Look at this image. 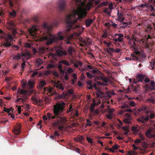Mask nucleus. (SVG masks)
<instances>
[{
  "label": "nucleus",
  "instance_id": "32",
  "mask_svg": "<svg viewBox=\"0 0 155 155\" xmlns=\"http://www.w3.org/2000/svg\"><path fill=\"white\" fill-rule=\"evenodd\" d=\"M92 73L94 74L93 75H95L96 74H98L99 75H103V74L100 71H99L96 70H93L91 71Z\"/></svg>",
  "mask_w": 155,
  "mask_h": 155
},
{
  "label": "nucleus",
  "instance_id": "25",
  "mask_svg": "<svg viewBox=\"0 0 155 155\" xmlns=\"http://www.w3.org/2000/svg\"><path fill=\"white\" fill-rule=\"evenodd\" d=\"M51 50L50 48L49 47L48 48H45V47H41L39 48V51L41 53H44L45 51H48Z\"/></svg>",
  "mask_w": 155,
  "mask_h": 155
},
{
  "label": "nucleus",
  "instance_id": "61",
  "mask_svg": "<svg viewBox=\"0 0 155 155\" xmlns=\"http://www.w3.org/2000/svg\"><path fill=\"white\" fill-rule=\"evenodd\" d=\"M119 145H118L117 144H115V145L112 147V148L115 150L118 149Z\"/></svg>",
  "mask_w": 155,
  "mask_h": 155
},
{
  "label": "nucleus",
  "instance_id": "55",
  "mask_svg": "<svg viewBox=\"0 0 155 155\" xmlns=\"http://www.w3.org/2000/svg\"><path fill=\"white\" fill-rule=\"evenodd\" d=\"M12 48L15 51H17L19 49V47L18 45H14Z\"/></svg>",
  "mask_w": 155,
  "mask_h": 155
},
{
  "label": "nucleus",
  "instance_id": "14",
  "mask_svg": "<svg viewBox=\"0 0 155 155\" xmlns=\"http://www.w3.org/2000/svg\"><path fill=\"white\" fill-rule=\"evenodd\" d=\"M146 77V75L140 74H138L136 76V80L138 82H142Z\"/></svg>",
  "mask_w": 155,
  "mask_h": 155
},
{
  "label": "nucleus",
  "instance_id": "59",
  "mask_svg": "<svg viewBox=\"0 0 155 155\" xmlns=\"http://www.w3.org/2000/svg\"><path fill=\"white\" fill-rule=\"evenodd\" d=\"M117 15L119 17H121L123 15V13L121 12H120L119 10H118L117 12Z\"/></svg>",
  "mask_w": 155,
  "mask_h": 155
},
{
  "label": "nucleus",
  "instance_id": "2",
  "mask_svg": "<svg viewBox=\"0 0 155 155\" xmlns=\"http://www.w3.org/2000/svg\"><path fill=\"white\" fill-rule=\"evenodd\" d=\"M17 92L19 95H18L17 97H20L18 98L15 102L18 104L19 102L24 103L28 98L27 91L25 90L18 89Z\"/></svg>",
  "mask_w": 155,
  "mask_h": 155
},
{
  "label": "nucleus",
  "instance_id": "29",
  "mask_svg": "<svg viewBox=\"0 0 155 155\" xmlns=\"http://www.w3.org/2000/svg\"><path fill=\"white\" fill-rule=\"evenodd\" d=\"M6 1H8L9 5L10 7H13L15 3H16L17 0H5Z\"/></svg>",
  "mask_w": 155,
  "mask_h": 155
},
{
  "label": "nucleus",
  "instance_id": "27",
  "mask_svg": "<svg viewBox=\"0 0 155 155\" xmlns=\"http://www.w3.org/2000/svg\"><path fill=\"white\" fill-rule=\"evenodd\" d=\"M145 87L146 89L152 90H154L155 88V87L154 86L150 85L149 84H146Z\"/></svg>",
  "mask_w": 155,
  "mask_h": 155
},
{
  "label": "nucleus",
  "instance_id": "54",
  "mask_svg": "<svg viewBox=\"0 0 155 155\" xmlns=\"http://www.w3.org/2000/svg\"><path fill=\"white\" fill-rule=\"evenodd\" d=\"M101 80L105 83H107L108 81L106 77L104 76V74L103 76H102Z\"/></svg>",
  "mask_w": 155,
  "mask_h": 155
},
{
  "label": "nucleus",
  "instance_id": "57",
  "mask_svg": "<svg viewBox=\"0 0 155 155\" xmlns=\"http://www.w3.org/2000/svg\"><path fill=\"white\" fill-rule=\"evenodd\" d=\"M137 41L136 39L134 36H133L130 39V40L129 41L132 42H136Z\"/></svg>",
  "mask_w": 155,
  "mask_h": 155
},
{
  "label": "nucleus",
  "instance_id": "16",
  "mask_svg": "<svg viewBox=\"0 0 155 155\" xmlns=\"http://www.w3.org/2000/svg\"><path fill=\"white\" fill-rule=\"evenodd\" d=\"M13 132L15 135H19L21 132L20 125H18L16 127H15L13 130Z\"/></svg>",
  "mask_w": 155,
  "mask_h": 155
},
{
  "label": "nucleus",
  "instance_id": "49",
  "mask_svg": "<svg viewBox=\"0 0 155 155\" xmlns=\"http://www.w3.org/2000/svg\"><path fill=\"white\" fill-rule=\"evenodd\" d=\"M58 66L60 71L61 73H63L64 72V71L62 69V65L61 64H59Z\"/></svg>",
  "mask_w": 155,
  "mask_h": 155
},
{
  "label": "nucleus",
  "instance_id": "39",
  "mask_svg": "<svg viewBox=\"0 0 155 155\" xmlns=\"http://www.w3.org/2000/svg\"><path fill=\"white\" fill-rule=\"evenodd\" d=\"M132 120V119H128V118H125L123 120V122L124 123L127 124H130L131 123V120Z\"/></svg>",
  "mask_w": 155,
  "mask_h": 155
},
{
  "label": "nucleus",
  "instance_id": "44",
  "mask_svg": "<svg viewBox=\"0 0 155 155\" xmlns=\"http://www.w3.org/2000/svg\"><path fill=\"white\" fill-rule=\"evenodd\" d=\"M128 155H137L138 154V153L137 152L133 150L128 152Z\"/></svg>",
  "mask_w": 155,
  "mask_h": 155
},
{
  "label": "nucleus",
  "instance_id": "15",
  "mask_svg": "<svg viewBox=\"0 0 155 155\" xmlns=\"http://www.w3.org/2000/svg\"><path fill=\"white\" fill-rule=\"evenodd\" d=\"M66 51L68 54L71 56H72L73 53L75 51L74 47L72 45H70L66 48Z\"/></svg>",
  "mask_w": 155,
  "mask_h": 155
},
{
  "label": "nucleus",
  "instance_id": "31",
  "mask_svg": "<svg viewBox=\"0 0 155 155\" xmlns=\"http://www.w3.org/2000/svg\"><path fill=\"white\" fill-rule=\"evenodd\" d=\"M128 43L131 48H132L134 49H136V44L135 43V42H131L130 41H129Z\"/></svg>",
  "mask_w": 155,
  "mask_h": 155
},
{
  "label": "nucleus",
  "instance_id": "47",
  "mask_svg": "<svg viewBox=\"0 0 155 155\" xmlns=\"http://www.w3.org/2000/svg\"><path fill=\"white\" fill-rule=\"evenodd\" d=\"M55 68V65L54 64H48L47 67V69H51V68Z\"/></svg>",
  "mask_w": 155,
  "mask_h": 155
},
{
  "label": "nucleus",
  "instance_id": "43",
  "mask_svg": "<svg viewBox=\"0 0 155 155\" xmlns=\"http://www.w3.org/2000/svg\"><path fill=\"white\" fill-rule=\"evenodd\" d=\"M56 121H54L53 124V125L54 126H58L61 125V123L58 120L56 119Z\"/></svg>",
  "mask_w": 155,
  "mask_h": 155
},
{
  "label": "nucleus",
  "instance_id": "23",
  "mask_svg": "<svg viewBox=\"0 0 155 155\" xmlns=\"http://www.w3.org/2000/svg\"><path fill=\"white\" fill-rule=\"evenodd\" d=\"M46 82L45 81L41 80L37 86V87L41 89L43 88L44 86L46 85Z\"/></svg>",
  "mask_w": 155,
  "mask_h": 155
},
{
  "label": "nucleus",
  "instance_id": "58",
  "mask_svg": "<svg viewBox=\"0 0 155 155\" xmlns=\"http://www.w3.org/2000/svg\"><path fill=\"white\" fill-rule=\"evenodd\" d=\"M94 115H97L99 113V111L98 110L96 109V110H94V111H93L92 113Z\"/></svg>",
  "mask_w": 155,
  "mask_h": 155
},
{
  "label": "nucleus",
  "instance_id": "46",
  "mask_svg": "<svg viewBox=\"0 0 155 155\" xmlns=\"http://www.w3.org/2000/svg\"><path fill=\"white\" fill-rule=\"evenodd\" d=\"M86 75L87 77L90 79L92 78H94L96 77V75L91 74L88 72L86 73Z\"/></svg>",
  "mask_w": 155,
  "mask_h": 155
},
{
  "label": "nucleus",
  "instance_id": "18",
  "mask_svg": "<svg viewBox=\"0 0 155 155\" xmlns=\"http://www.w3.org/2000/svg\"><path fill=\"white\" fill-rule=\"evenodd\" d=\"M117 35L118 36V37L117 38L114 39V41L115 42H123L124 39L123 35L121 34H118Z\"/></svg>",
  "mask_w": 155,
  "mask_h": 155
},
{
  "label": "nucleus",
  "instance_id": "6",
  "mask_svg": "<svg viewBox=\"0 0 155 155\" xmlns=\"http://www.w3.org/2000/svg\"><path fill=\"white\" fill-rule=\"evenodd\" d=\"M66 2V0H59L57 6V9L58 11L61 12L64 10Z\"/></svg>",
  "mask_w": 155,
  "mask_h": 155
},
{
  "label": "nucleus",
  "instance_id": "12",
  "mask_svg": "<svg viewBox=\"0 0 155 155\" xmlns=\"http://www.w3.org/2000/svg\"><path fill=\"white\" fill-rule=\"evenodd\" d=\"M53 111L54 115V116H51V119H54L56 118V119H58L59 117V115H61L62 113L57 110H55L54 108H53Z\"/></svg>",
  "mask_w": 155,
  "mask_h": 155
},
{
  "label": "nucleus",
  "instance_id": "34",
  "mask_svg": "<svg viewBox=\"0 0 155 155\" xmlns=\"http://www.w3.org/2000/svg\"><path fill=\"white\" fill-rule=\"evenodd\" d=\"M132 89L135 92H137L140 89V86L137 85V86H133Z\"/></svg>",
  "mask_w": 155,
  "mask_h": 155
},
{
  "label": "nucleus",
  "instance_id": "63",
  "mask_svg": "<svg viewBox=\"0 0 155 155\" xmlns=\"http://www.w3.org/2000/svg\"><path fill=\"white\" fill-rule=\"evenodd\" d=\"M141 141L139 139H137L134 141V143L136 144H137L138 143H140Z\"/></svg>",
  "mask_w": 155,
  "mask_h": 155
},
{
  "label": "nucleus",
  "instance_id": "53",
  "mask_svg": "<svg viewBox=\"0 0 155 155\" xmlns=\"http://www.w3.org/2000/svg\"><path fill=\"white\" fill-rule=\"evenodd\" d=\"M146 110H147V107H143L142 109H141V108L139 109L138 110L139 111H146L147 113H148L149 112H147V111Z\"/></svg>",
  "mask_w": 155,
  "mask_h": 155
},
{
  "label": "nucleus",
  "instance_id": "5",
  "mask_svg": "<svg viewBox=\"0 0 155 155\" xmlns=\"http://www.w3.org/2000/svg\"><path fill=\"white\" fill-rule=\"evenodd\" d=\"M15 24L14 22L12 20H10L7 23V28L10 30H12V36L14 38L15 37V35L17 33L16 30L15 29Z\"/></svg>",
  "mask_w": 155,
  "mask_h": 155
},
{
  "label": "nucleus",
  "instance_id": "37",
  "mask_svg": "<svg viewBox=\"0 0 155 155\" xmlns=\"http://www.w3.org/2000/svg\"><path fill=\"white\" fill-rule=\"evenodd\" d=\"M103 12L107 14L108 15H110L111 12V11H108V8H105Z\"/></svg>",
  "mask_w": 155,
  "mask_h": 155
},
{
  "label": "nucleus",
  "instance_id": "36",
  "mask_svg": "<svg viewBox=\"0 0 155 155\" xmlns=\"http://www.w3.org/2000/svg\"><path fill=\"white\" fill-rule=\"evenodd\" d=\"M42 61L40 58H38L36 61V65L39 66L42 63Z\"/></svg>",
  "mask_w": 155,
  "mask_h": 155
},
{
  "label": "nucleus",
  "instance_id": "38",
  "mask_svg": "<svg viewBox=\"0 0 155 155\" xmlns=\"http://www.w3.org/2000/svg\"><path fill=\"white\" fill-rule=\"evenodd\" d=\"M74 109L73 108L71 104H70L69 106V107L68 108V110L66 111V112L67 114H68L70 112L72 111Z\"/></svg>",
  "mask_w": 155,
  "mask_h": 155
},
{
  "label": "nucleus",
  "instance_id": "56",
  "mask_svg": "<svg viewBox=\"0 0 155 155\" xmlns=\"http://www.w3.org/2000/svg\"><path fill=\"white\" fill-rule=\"evenodd\" d=\"M147 101L150 103H155V101L153 98H151L148 99Z\"/></svg>",
  "mask_w": 155,
  "mask_h": 155
},
{
  "label": "nucleus",
  "instance_id": "33",
  "mask_svg": "<svg viewBox=\"0 0 155 155\" xmlns=\"http://www.w3.org/2000/svg\"><path fill=\"white\" fill-rule=\"evenodd\" d=\"M58 63L63 64L67 66H69L70 65L68 61L65 60H62L61 61H59Z\"/></svg>",
  "mask_w": 155,
  "mask_h": 155
},
{
  "label": "nucleus",
  "instance_id": "13",
  "mask_svg": "<svg viewBox=\"0 0 155 155\" xmlns=\"http://www.w3.org/2000/svg\"><path fill=\"white\" fill-rule=\"evenodd\" d=\"M54 86L58 89V91L59 90L63 91L64 89V87L63 86L62 84L60 83L59 81H58L57 82L55 83Z\"/></svg>",
  "mask_w": 155,
  "mask_h": 155
},
{
  "label": "nucleus",
  "instance_id": "11",
  "mask_svg": "<svg viewBox=\"0 0 155 155\" xmlns=\"http://www.w3.org/2000/svg\"><path fill=\"white\" fill-rule=\"evenodd\" d=\"M152 130L150 128L147 130L145 133V135L148 138H155V134H152Z\"/></svg>",
  "mask_w": 155,
  "mask_h": 155
},
{
  "label": "nucleus",
  "instance_id": "22",
  "mask_svg": "<svg viewBox=\"0 0 155 155\" xmlns=\"http://www.w3.org/2000/svg\"><path fill=\"white\" fill-rule=\"evenodd\" d=\"M131 130L134 132V133L137 134L138 132L140 130V128L138 126H134L131 128Z\"/></svg>",
  "mask_w": 155,
  "mask_h": 155
},
{
  "label": "nucleus",
  "instance_id": "60",
  "mask_svg": "<svg viewBox=\"0 0 155 155\" xmlns=\"http://www.w3.org/2000/svg\"><path fill=\"white\" fill-rule=\"evenodd\" d=\"M84 139V138L83 137L81 136L78 137L77 139V141L79 142H82Z\"/></svg>",
  "mask_w": 155,
  "mask_h": 155
},
{
  "label": "nucleus",
  "instance_id": "42",
  "mask_svg": "<svg viewBox=\"0 0 155 155\" xmlns=\"http://www.w3.org/2000/svg\"><path fill=\"white\" fill-rule=\"evenodd\" d=\"M128 99L130 100H131L130 101V105L132 107H134L136 105V103L135 102H134L131 99V98H129Z\"/></svg>",
  "mask_w": 155,
  "mask_h": 155
},
{
  "label": "nucleus",
  "instance_id": "30",
  "mask_svg": "<svg viewBox=\"0 0 155 155\" xmlns=\"http://www.w3.org/2000/svg\"><path fill=\"white\" fill-rule=\"evenodd\" d=\"M34 84L35 83L33 81L30 80L28 82V85L29 87L31 89L33 88Z\"/></svg>",
  "mask_w": 155,
  "mask_h": 155
},
{
  "label": "nucleus",
  "instance_id": "19",
  "mask_svg": "<svg viewBox=\"0 0 155 155\" xmlns=\"http://www.w3.org/2000/svg\"><path fill=\"white\" fill-rule=\"evenodd\" d=\"M21 54L22 57H24V58L28 60L30 58V54L27 51L22 52Z\"/></svg>",
  "mask_w": 155,
  "mask_h": 155
},
{
  "label": "nucleus",
  "instance_id": "62",
  "mask_svg": "<svg viewBox=\"0 0 155 155\" xmlns=\"http://www.w3.org/2000/svg\"><path fill=\"white\" fill-rule=\"evenodd\" d=\"M102 93L101 91L100 92V93H97L96 94V95L97 96V98H101V96L100 94H102Z\"/></svg>",
  "mask_w": 155,
  "mask_h": 155
},
{
  "label": "nucleus",
  "instance_id": "1",
  "mask_svg": "<svg viewBox=\"0 0 155 155\" xmlns=\"http://www.w3.org/2000/svg\"><path fill=\"white\" fill-rule=\"evenodd\" d=\"M85 5V2H81L79 6L77 5L76 9L74 8L70 14L66 16L65 21L67 27L64 31H60L56 35H53L50 32L53 29L52 26L48 25L46 23L43 24V26L46 30V34L41 39L45 41L46 45H49L54 42L63 40L64 38L63 34L67 35L71 29L77 28L79 27V25L77 23L78 20L83 18L87 16V12L85 9L83 8Z\"/></svg>",
  "mask_w": 155,
  "mask_h": 155
},
{
  "label": "nucleus",
  "instance_id": "35",
  "mask_svg": "<svg viewBox=\"0 0 155 155\" xmlns=\"http://www.w3.org/2000/svg\"><path fill=\"white\" fill-rule=\"evenodd\" d=\"M22 57L21 54H18L14 55L13 57V59L16 60L20 59Z\"/></svg>",
  "mask_w": 155,
  "mask_h": 155
},
{
  "label": "nucleus",
  "instance_id": "10",
  "mask_svg": "<svg viewBox=\"0 0 155 155\" xmlns=\"http://www.w3.org/2000/svg\"><path fill=\"white\" fill-rule=\"evenodd\" d=\"M31 99L32 100V103L35 105L38 106L41 105L43 102V101L41 99L38 100L37 98L34 96L31 97Z\"/></svg>",
  "mask_w": 155,
  "mask_h": 155
},
{
  "label": "nucleus",
  "instance_id": "17",
  "mask_svg": "<svg viewBox=\"0 0 155 155\" xmlns=\"http://www.w3.org/2000/svg\"><path fill=\"white\" fill-rule=\"evenodd\" d=\"M148 9L150 11L152 12L151 15L155 17V5H152L150 4V5L148 6Z\"/></svg>",
  "mask_w": 155,
  "mask_h": 155
},
{
  "label": "nucleus",
  "instance_id": "3",
  "mask_svg": "<svg viewBox=\"0 0 155 155\" xmlns=\"http://www.w3.org/2000/svg\"><path fill=\"white\" fill-rule=\"evenodd\" d=\"M49 55L54 59L57 61L58 60L57 56L61 57L66 56L68 55V53L66 51H63L61 49H58L56 50L55 53H50Z\"/></svg>",
  "mask_w": 155,
  "mask_h": 155
},
{
  "label": "nucleus",
  "instance_id": "21",
  "mask_svg": "<svg viewBox=\"0 0 155 155\" xmlns=\"http://www.w3.org/2000/svg\"><path fill=\"white\" fill-rule=\"evenodd\" d=\"M44 90L45 91H48V92L51 95H54L55 94H56L57 93L55 92V91H54L53 88H48V87H45Z\"/></svg>",
  "mask_w": 155,
  "mask_h": 155
},
{
  "label": "nucleus",
  "instance_id": "48",
  "mask_svg": "<svg viewBox=\"0 0 155 155\" xmlns=\"http://www.w3.org/2000/svg\"><path fill=\"white\" fill-rule=\"evenodd\" d=\"M59 23V20L54 19V20L53 23V25L55 26H57Z\"/></svg>",
  "mask_w": 155,
  "mask_h": 155
},
{
  "label": "nucleus",
  "instance_id": "52",
  "mask_svg": "<svg viewBox=\"0 0 155 155\" xmlns=\"http://www.w3.org/2000/svg\"><path fill=\"white\" fill-rule=\"evenodd\" d=\"M133 112V110L130 109H126L124 111H122L121 112V114H123L124 112Z\"/></svg>",
  "mask_w": 155,
  "mask_h": 155
},
{
  "label": "nucleus",
  "instance_id": "51",
  "mask_svg": "<svg viewBox=\"0 0 155 155\" xmlns=\"http://www.w3.org/2000/svg\"><path fill=\"white\" fill-rule=\"evenodd\" d=\"M23 61V62L21 64V70L22 71H23L24 70V68L25 67V61L22 59Z\"/></svg>",
  "mask_w": 155,
  "mask_h": 155
},
{
  "label": "nucleus",
  "instance_id": "7",
  "mask_svg": "<svg viewBox=\"0 0 155 155\" xmlns=\"http://www.w3.org/2000/svg\"><path fill=\"white\" fill-rule=\"evenodd\" d=\"M65 104L63 101L61 103H58L56 105L53 106L55 110H57L62 113L65 110L64 109Z\"/></svg>",
  "mask_w": 155,
  "mask_h": 155
},
{
  "label": "nucleus",
  "instance_id": "26",
  "mask_svg": "<svg viewBox=\"0 0 155 155\" xmlns=\"http://www.w3.org/2000/svg\"><path fill=\"white\" fill-rule=\"evenodd\" d=\"M58 120L60 122L61 125H62L63 124H65L67 122V120L65 117H62L59 116Z\"/></svg>",
  "mask_w": 155,
  "mask_h": 155
},
{
  "label": "nucleus",
  "instance_id": "20",
  "mask_svg": "<svg viewBox=\"0 0 155 155\" xmlns=\"http://www.w3.org/2000/svg\"><path fill=\"white\" fill-rule=\"evenodd\" d=\"M94 1V0H91V1L90 0L86 4L85 9L87 11H89L91 9V7L92 6L93 2Z\"/></svg>",
  "mask_w": 155,
  "mask_h": 155
},
{
  "label": "nucleus",
  "instance_id": "28",
  "mask_svg": "<svg viewBox=\"0 0 155 155\" xmlns=\"http://www.w3.org/2000/svg\"><path fill=\"white\" fill-rule=\"evenodd\" d=\"M93 20L91 19H88L86 20L85 24L86 27H88L90 26L91 24L93 22Z\"/></svg>",
  "mask_w": 155,
  "mask_h": 155
},
{
  "label": "nucleus",
  "instance_id": "9",
  "mask_svg": "<svg viewBox=\"0 0 155 155\" xmlns=\"http://www.w3.org/2000/svg\"><path fill=\"white\" fill-rule=\"evenodd\" d=\"M149 119V115L147 114L142 115L137 119V121L139 122L144 123L148 121Z\"/></svg>",
  "mask_w": 155,
  "mask_h": 155
},
{
  "label": "nucleus",
  "instance_id": "45",
  "mask_svg": "<svg viewBox=\"0 0 155 155\" xmlns=\"http://www.w3.org/2000/svg\"><path fill=\"white\" fill-rule=\"evenodd\" d=\"M122 24L123 25L120 26V27L121 28H128L130 27L127 22H123L122 23Z\"/></svg>",
  "mask_w": 155,
  "mask_h": 155
},
{
  "label": "nucleus",
  "instance_id": "40",
  "mask_svg": "<svg viewBox=\"0 0 155 155\" xmlns=\"http://www.w3.org/2000/svg\"><path fill=\"white\" fill-rule=\"evenodd\" d=\"M16 13L15 10H13L12 12H9V15L11 16L14 17L16 16Z\"/></svg>",
  "mask_w": 155,
  "mask_h": 155
},
{
  "label": "nucleus",
  "instance_id": "4",
  "mask_svg": "<svg viewBox=\"0 0 155 155\" xmlns=\"http://www.w3.org/2000/svg\"><path fill=\"white\" fill-rule=\"evenodd\" d=\"M14 39L13 37L9 34L6 37L5 40L3 41V45L4 48H8L12 45V41Z\"/></svg>",
  "mask_w": 155,
  "mask_h": 155
},
{
  "label": "nucleus",
  "instance_id": "41",
  "mask_svg": "<svg viewBox=\"0 0 155 155\" xmlns=\"http://www.w3.org/2000/svg\"><path fill=\"white\" fill-rule=\"evenodd\" d=\"M14 110L12 109V107H10L9 108H6L5 107H4V110L5 112L7 113L8 114H10L9 112L11 111L12 110Z\"/></svg>",
  "mask_w": 155,
  "mask_h": 155
},
{
  "label": "nucleus",
  "instance_id": "24",
  "mask_svg": "<svg viewBox=\"0 0 155 155\" xmlns=\"http://www.w3.org/2000/svg\"><path fill=\"white\" fill-rule=\"evenodd\" d=\"M126 60H136L137 61L138 60V58L134 54H131V57L130 58H126Z\"/></svg>",
  "mask_w": 155,
  "mask_h": 155
},
{
  "label": "nucleus",
  "instance_id": "64",
  "mask_svg": "<svg viewBox=\"0 0 155 155\" xmlns=\"http://www.w3.org/2000/svg\"><path fill=\"white\" fill-rule=\"evenodd\" d=\"M5 12L4 10H2L1 11H0V16L2 17L3 16L5 15Z\"/></svg>",
  "mask_w": 155,
  "mask_h": 155
},
{
  "label": "nucleus",
  "instance_id": "50",
  "mask_svg": "<svg viewBox=\"0 0 155 155\" xmlns=\"http://www.w3.org/2000/svg\"><path fill=\"white\" fill-rule=\"evenodd\" d=\"M95 106V104H91V107L90 108V110L91 111V113H92L93 111H94Z\"/></svg>",
  "mask_w": 155,
  "mask_h": 155
},
{
  "label": "nucleus",
  "instance_id": "8",
  "mask_svg": "<svg viewBox=\"0 0 155 155\" xmlns=\"http://www.w3.org/2000/svg\"><path fill=\"white\" fill-rule=\"evenodd\" d=\"M28 31L31 36L32 37H36V35L38 33V28L36 26H32L31 28L28 29Z\"/></svg>",
  "mask_w": 155,
  "mask_h": 155
}]
</instances>
